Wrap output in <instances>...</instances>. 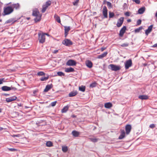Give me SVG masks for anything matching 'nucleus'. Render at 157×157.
Returning <instances> with one entry per match:
<instances>
[{"label": "nucleus", "instance_id": "f257e3e1", "mask_svg": "<svg viewBox=\"0 0 157 157\" xmlns=\"http://www.w3.org/2000/svg\"><path fill=\"white\" fill-rule=\"evenodd\" d=\"M52 4V2L50 1H48L46 2L45 4L42 6V8L41 10L42 13H44L48 8Z\"/></svg>", "mask_w": 157, "mask_h": 157}, {"label": "nucleus", "instance_id": "f03ea898", "mask_svg": "<svg viewBox=\"0 0 157 157\" xmlns=\"http://www.w3.org/2000/svg\"><path fill=\"white\" fill-rule=\"evenodd\" d=\"M13 11V10L11 6H7L4 9V15L9 14Z\"/></svg>", "mask_w": 157, "mask_h": 157}, {"label": "nucleus", "instance_id": "7ed1b4c3", "mask_svg": "<svg viewBox=\"0 0 157 157\" xmlns=\"http://www.w3.org/2000/svg\"><path fill=\"white\" fill-rule=\"evenodd\" d=\"M2 90L4 91H8L12 90L15 91L17 90V88L11 86V87L7 86H4L2 87Z\"/></svg>", "mask_w": 157, "mask_h": 157}, {"label": "nucleus", "instance_id": "20e7f679", "mask_svg": "<svg viewBox=\"0 0 157 157\" xmlns=\"http://www.w3.org/2000/svg\"><path fill=\"white\" fill-rule=\"evenodd\" d=\"M38 35L39 42L41 43H44L45 40V36H44L43 33H39Z\"/></svg>", "mask_w": 157, "mask_h": 157}, {"label": "nucleus", "instance_id": "39448f33", "mask_svg": "<svg viewBox=\"0 0 157 157\" xmlns=\"http://www.w3.org/2000/svg\"><path fill=\"white\" fill-rule=\"evenodd\" d=\"M62 44L67 46H69L73 44L72 42L69 39H65L63 41Z\"/></svg>", "mask_w": 157, "mask_h": 157}, {"label": "nucleus", "instance_id": "423d86ee", "mask_svg": "<svg viewBox=\"0 0 157 157\" xmlns=\"http://www.w3.org/2000/svg\"><path fill=\"white\" fill-rule=\"evenodd\" d=\"M110 67V69L113 71H117L121 69V67L119 66H117L113 64H110L109 66Z\"/></svg>", "mask_w": 157, "mask_h": 157}, {"label": "nucleus", "instance_id": "0eeeda50", "mask_svg": "<svg viewBox=\"0 0 157 157\" xmlns=\"http://www.w3.org/2000/svg\"><path fill=\"white\" fill-rule=\"evenodd\" d=\"M77 63L75 60L73 59H69L66 63V65L68 66H75Z\"/></svg>", "mask_w": 157, "mask_h": 157}, {"label": "nucleus", "instance_id": "6e6552de", "mask_svg": "<svg viewBox=\"0 0 157 157\" xmlns=\"http://www.w3.org/2000/svg\"><path fill=\"white\" fill-rule=\"evenodd\" d=\"M132 61L130 59H129L125 63V68L126 69H127L131 67L132 65Z\"/></svg>", "mask_w": 157, "mask_h": 157}, {"label": "nucleus", "instance_id": "1a4fd4ad", "mask_svg": "<svg viewBox=\"0 0 157 157\" xmlns=\"http://www.w3.org/2000/svg\"><path fill=\"white\" fill-rule=\"evenodd\" d=\"M126 29V27L125 26H124L120 30L119 33V36L121 37L123 36V35L125 32Z\"/></svg>", "mask_w": 157, "mask_h": 157}, {"label": "nucleus", "instance_id": "9d476101", "mask_svg": "<svg viewBox=\"0 0 157 157\" xmlns=\"http://www.w3.org/2000/svg\"><path fill=\"white\" fill-rule=\"evenodd\" d=\"M124 17H121L118 20L117 24V27H119L122 25L124 21Z\"/></svg>", "mask_w": 157, "mask_h": 157}, {"label": "nucleus", "instance_id": "9b49d317", "mask_svg": "<svg viewBox=\"0 0 157 157\" xmlns=\"http://www.w3.org/2000/svg\"><path fill=\"white\" fill-rule=\"evenodd\" d=\"M108 10L106 6H104L103 7L102 13L103 15L105 18H107Z\"/></svg>", "mask_w": 157, "mask_h": 157}, {"label": "nucleus", "instance_id": "f8f14e48", "mask_svg": "<svg viewBox=\"0 0 157 157\" xmlns=\"http://www.w3.org/2000/svg\"><path fill=\"white\" fill-rule=\"evenodd\" d=\"M131 126L130 124H127L125 127L126 133L127 134H128L131 131Z\"/></svg>", "mask_w": 157, "mask_h": 157}, {"label": "nucleus", "instance_id": "ddd939ff", "mask_svg": "<svg viewBox=\"0 0 157 157\" xmlns=\"http://www.w3.org/2000/svg\"><path fill=\"white\" fill-rule=\"evenodd\" d=\"M16 99L17 97L15 96H13L7 98L6 99V101L7 102H9L14 101L16 100Z\"/></svg>", "mask_w": 157, "mask_h": 157}, {"label": "nucleus", "instance_id": "4468645a", "mask_svg": "<svg viewBox=\"0 0 157 157\" xmlns=\"http://www.w3.org/2000/svg\"><path fill=\"white\" fill-rule=\"evenodd\" d=\"M153 26L152 25H150L148 27L147 29L145 30V33L147 36L148 34L152 31Z\"/></svg>", "mask_w": 157, "mask_h": 157}, {"label": "nucleus", "instance_id": "2eb2a0df", "mask_svg": "<svg viewBox=\"0 0 157 157\" xmlns=\"http://www.w3.org/2000/svg\"><path fill=\"white\" fill-rule=\"evenodd\" d=\"M121 134L119 136V139H122L125 137V133L124 130L121 129Z\"/></svg>", "mask_w": 157, "mask_h": 157}, {"label": "nucleus", "instance_id": "dca6fc26", "mask_svg": "<svg viewBox=\"0 0 157 157\" xmlns=\"http://www.w3.org/2000/svg\"><path fill=\"white\" fill-rule=\"evenodd\" d=\"M86 66L89 68H91L93 66V63L92 62L89 60L86 61Z\"/></svg>", "mask_w": 157, "mask_h": 157}, {"label": "nucleus", "instance_id": "f3484780", "mask_svg": "<svg viewBox=\"0 0 157 157\" xmlns=\"http://www.w3.org/2000/svg\"><path fill=\"white\" fill-rule=\"evenodd\" d=\"M74 71H75L74 69L71 67H70L69 68H65V71L67 73L73 72Z\"/></svg>", "mask_w": 157, "mask_h": 157}, {"label": "nucleus", "instance_id": "a211bd4d", "mask_svg": "<svg viewBox=\"0 0 157 157\" xmlns=\"http://www.w3.org/2000/svg\"><path fill=\"white\" fill-rule=\"evenodd\" d=\"M65 35L66 37L68 34V32L70 30L71 28L69 26H64Z\"/></svg>", "mask_w": 157, "mask_h": 157}, {"label": "nucleus", "instance_id": "6ab92c4d", "mask_svg": "<svg viewBox=\"0 0 157 157\" xmlns=\"http://www.w3.org/2000/svg\"><path fill=\"white\" fill-rule=\"evenodd\" d=\"M145 7H142L138 10V13L140 14H143L145 11Z\"/></svg>", "mask_w": 157, "mask_h": 157}, {"label": "nucleus", "instance_id": "aec40b11", "mask_svg": "<svg viewBox=\"0 0 157 157\" xmlns=\"http://www.w3.org/2000/svg\"><path fill=\"white\" fill-rule=\"evenodd\" d=\"M52 85H48L44 90V92H47L52 87Z\"/></svg>", "mask_w": 157, "mask_h": 157}, {"label": "nucleus", "instance_id": "412c9836", "mask_svg": "<svg viewBox=\"0 0 157 157\" xmlns=\"http://www.w3.org/2000/svg\"><path fill=\"white\" fill-rule=\"evenodd\" d=\"M112 106V104L110 102H107L105 104L104 107L107 109H109Z\"/></svg>", "mask_w": 157, "mask_h": 157}, {"label": "nucleus", "instance_id": "4be33fe9", "mask_svg": "<svg viewBox=\"0 0 157 157\" xmlns=\"http://www.w3.org/2000/svg\"><path fill=\"white\" fill-rule=\"evenodd\" d=\"M108 54V52H104L103 54L101 55H98V59H102L105 57Z\"/></svg>", "mask_w": 157, "mask_h": 157}, {"label": "nucleus", "instance_id": "5701e85b", "mask_svg": "<svg viewBox=\"0 0 157 157\" xmlns=\"http://www.w3.org/2000/svg\"><path fill=\"white\" fill-rule=\"evenodd\" d=\"M78 94L76 91H73L70 93L68 94V96L70 97L75 96Z\"/></svg>", "mask_w": 157, "mask_h": 157}, {"label": "nucleus", "instance_id": "b1692460", "mask_svg": "<svg viewBox=\"0 0 157 157\" xmlns=\"http://www.w3.org/2000/svg\"><path fill=\"white\" fill-rule=\"evenodd\" d=\"M11 6L13 10L14 9H15L16 10H17L19 9L20 6L17 3L16 4H13Z\"/></svg>", "mask_w": 157, "mask_h": 157}, {"label": "nucleus", "instance_id": "393cba45", "mask_svg": "<svg viewBox=\"0 0 157 157\" xmlns=\"http://www.w3.org/2000/svg\"><path fill=\"white\" fill-rule=\"evenodd\" d=\"M72 134L73 136L77 137L79 135V132L75 130L72 131Z\"/></svg>", "mask_w": 157, "mask_h": 157}, {"label": "nucleus", "instance_id": "a878e982", "mask_svg": "<svg viewBox=\"0 0 157 157\" xmlns=\"http://www.w3.org/2000/svg\"><path fill=\"white\" fill-rule=\"evenodd\" d=\"M36 18L34 19V20L36 22L39 21L41 19V15L39 14L38 16H36Z\"/></svg>", "mask_w": 157, "mask_h": 157}, {"label": "nucleus", "instance_id": "bb28decb", "mask_svg": "<svg viewBox=\"0 0 157 157\" xmlns=\"http://www.w3.org/2000/svg\"><path fill=\"white\" fill-rule=\"evenodd\" d=\"M69 106L67 105L66 106L64 107V108L62 109L61 112L62 113H64L66 112L68 109Z\"/></svg>", "mask_w": 157, "mask_h": 157}, {"label": "nucleus", "instance_id": "cd10ccee", "mask_svg": "<svg viewBox=\"0 0 157 157\" xmlns=\"http://www.w3.org/2000/svg\"><path fill=\"white\" fill-rule=\"evenodd\" d=\"M139 98L141 99H148V97L147 95H140L139 97Z\"/></svg>", "mask_w": 157, "mask_h": 157}, {"label": "nucleus", "instance_id": "c85d7f7f", "mask_svg": "<svg viewBox=\"0 0 157 157\" xmlns=\"http://www.w3.org/2000/svg\"><path fill=\"white\" fill-rule=\"evenodd\" d=\"M32 14L33 16H38L40 14L39 13V11L38 10H36L33 11Z\"/></svg>", "mask_w": 157, "mask_h": 157}, {"label": "nucleus", "instance_id": "c756f323", "mask_svg": "<svg viewBox=\"0 0 157 157\" xmlns=\"http://www.w3.org/2000/svg\"><path fill=\"white\" fill-rule=\"evenodd\" d=\"M54 17L56 19V20L57 21L58 23H60L61 22L60 17L58 16L56 14H55L54 15Z\"/></svg>", "mask_w": 157, "mask_h": 157}, {"label": "nucleus", "instance_id": "7c9ffc66", "mask_svg": "<svg viewBox=\"0 0 157 157\" xmlns=\"http://www.w3.org/2000/svg\"><path fill=\"white\" fill-rule=\"evenodd\" d=\"M85 86H79V90L82 92H84L85 91Z\"/></svg>", "mask_w": 157, "mask_h": 157}, {"label": "nucleus", "instance_id": "2f4dec72", "mask_svg": "<svg viewBox=\"0 0 157 157\" xmlns=\"http://www.w3.org/2000/svg\"><path fill=\"white\" fill-rule=\"evenodd\" d=\"M46 146L48 147H51L52 146V143L50 141H48L46 142Z\"/></svg>", "mask_w": 157, "mask_h": 157}, {"label": "nucleus", "instance_id": "473e14b6", "mask_svg": "<svg viewBox=\"0 0 157 157\" xmlns=\"http://www.w3.org/2000/svg\"><path fill=\"white\" fill-rule=\"evenodd\" d=\"M48 78H49L48 76L47 77H42L40 78V80L41 81H46V80H47V79H48Z\"/></svg>", "mask_w": 157, "mask_h": 157}, {"label": "nucleus", "instance_id": "72a5a7b5", "mask_svg": "<svg viewBox=\"0 0 157 157\" xmlns=\"http://www.w3.org/2000/svg\"><path fill=\"white\" fill-rule=\"evenodd\" d=\"M57 74L58 76H65V74L62 72H57Z\"/></svg>", "mask_w": 157, "mask_h": 157}, {"label": "nucleus", "instance_id": "f704fd0d", "mask_svg": "<svg viewBox=\"0 0 157 157\" xmlns=\"http://www.w3.org/2000/svg\"><path fill=\"white\" fill-rule=\"evenodd\" d=\"M129 45V44L127 43H124L120 45V46L122 47H127Z\"/></svg>", "mask_w": 157, "mask_h": 157}, {"label": "nucleus", "instance_id": "c9c22d12", "mask_svg": "<svg viewBox=\"0 0 157 157\" xmlns=\"http://www.w3.org/2000/svg\"><path fill=\"white\" fill-rule=\"evenodd\" d=\"M68 150L67 147V146L63 147H62V150L64 152H66Z\"/></svg>", "mask_w": 157, "mask_h": 157}, {"label": "nucleus", "instance_id": "e433bc0d", "mask_svg": "<svg viewBox=\"0 0 157 157\" xmlns=\"http://www.w3.org/2000/svg\"><path fill=\"white\" fill-rule=\"evenodd\" d=\"M89 139L91 141H92L94 142H97L98 141V139L97 138H89Z\"/></svg>", "mask_w": 157, "mask_h": 157}, {"label": "nucleus", "instance_id": "4c0bfd02", "mask_svg": "<svg viewBox=\"0 0 157 157\" xmlns=\"http://www.w3.org/2000/svg\"><path fill=\"white\" fill-rule=\"evenodd\" d=\"M38 76H43L45 75V73L43 71H40L37 73Z\"/></svg>", "mask_w": 157, "mask_h": 157}, {"label": "nucleus", "instance_id": "58836bf2", "mask_svg": "<svg viewBox=\"0 0 157 157\" xmlns=\"http://www.w3.org/2000/svg\"><path fill=\"white\" fill-rule=\"evenodd\" d=\"M114 15V14L113 12H109V17L110 18L113 17Z\"/></svg>", "mask_w": 157, "mask_h": 157}, {"label": "nucleus", "instance_id": "ea45409f", "mask_svg": "<svg viewBox=\"0 0 157 157\" xmlns=\"http://www.w3.org/2000/svg\"><path fill=\"white\" fill-rule=\"evenodd\" d=\"M96 82H94L91 84L90 85V86L91 87H94L96 86Z\"/></svg>", "mask_w": 157, "mask_h": 157}, {"label": "nucleus", "instance_id": "a19ab883", "mask_svg": "<svg viewBox=\"0 0 157 157\" xmlns=\"http://www.w3.org/2000/svg\"><path fill=\"white\" fill-rule=\"evenodd\" d=\"M79 0H76L75 1L73 2V4L74 6H76L77 5L78 2Z\"/></svg>", "mask_w": 157, "mask_h": 157}, {"label": "nucleus", "instance_id": "79ce46f5", "mask_svg": "<svg viewBox=\"0 0 157 157\" xmlns=\"http://www.w3.org/2000/svg\"><path fill=\"white\" fill-rule=\"evenodd\" d=\"M56 101L53 102L51 103V105L52 107L56 105Z\"/></svg>", "mask_w": 157, "mask_h": 157}, {"label": "nucleus", "instance_id": "37998d69", "mask_svg": "<svg viewBox=\"0 0 157 157\" xmlns=\"http://www.w3.org/2000/svg\"><path fill=\"white\" fill-rule=\"evenodd\" d=\"M123 9L125 10L128 8V6L126 3H124L123 6Z\"/></svg>", "mask_w": 157, "mask_h": 157}, {"label": "nucleus", "instance_id": "c03bdc74", "mask_svg": "<svg viewBox=\"0 0 157 157\" xmlns=\"http://www.w3.org/2000/svg\"><path fill=\"white\" fill-rule=\"evenodd\" d=\"M130 13L129 12H126L124 13V15L126 16H129L130 15Z\"/></svg>", "mask_w": 157, "mask_h": 157}, {"label": "nucleus", "instance_id": "a18cd8bd", "mask_svg": "<svg viewBox=\"0 0 157 157\" xmlns=\"http://www.w3.org/2000/svg\"><path fill=\"white\" fill-rule=\"evenodd\" d=\"M4 78H0V85L3 83V82H4Z\"/></svg>", "mask_w": 157, "mask_h": 157}, {"label": "nucleus", "instance_id": "49530a36", "mask_svg": "<svg viewBox=\"0 0 157 157\" xmlns=\"http://www.w3.org/2000/svg\"><path fill=\"white\" fill-rule=\"evenodd\" d=\"M107 5L108 6H109V7H112V5H111V3L109 2H107Z\"/></svg>", "mask_w": 157, "mask_h": 157}, {"label": "nucleus", "instance_id": "de8ad7c7", "mask_svg": "<svg viewBox=\"0 0 157 157\" xmlns=\"http://www.w3.org/2000/svg\"><path fill=\"white\" fill-rule=\"evenodd\" d=\"M150 128H153L155 127V125L154 124H151L149 126Z\"/></svg>", "mask_w": 157, "mask_h": 157}, {"label": "nucleus", "instance_id": "09e8293b", "mask_svg": "<svg viewBox=\"0 0 157 157\" xmlns=\"http://www.w3.org/2000/svg\"><path fill=\"white\" fill-rule=\"evenodd\" d=\"M11 136L13 137H19L21 136V135L20 134H17V135H14H14H12Z\"/></svg>", "mask_w": 157, "mask_h": 157}, {"label": "nucleus", "instance_id": "8fccbe9b", "mask_svg": "<svg viewBox=\"0 0 157 157\" xmlns=\"http://www.w3.org/2000/svg\"><path fill=\"white\" fill-rule=\"evenodd\" d=\"M106 47H102L101 48V51L102 52L105 49H106Z\"/></svg>", "mask_w": 157, "mask_h": 157}, {"label": "nucleus", "instance_id": "3c124183", "mask_svg": "<svg viewBox=\"0 0 157 157\" xmlns=\"http://www.w3.org/2000/svg\"><path fill=\"white\" fill-rule=\"evenodd\" d=\"M9 150L10 151H14L16 150L14 148H9Z\"/></svg>", "mask_w": 157, "mask_h": 157}, {"label": "nucleus", "instance_id": "603ef678", "mask_svg": "<svg viewBox=\"0 0 157 157\" xmlns=\"http://www.w3.org/2000/svg\"><path fill=\"white\" fill-rule=\"evenodd\" d=\"M141 23V20H138V25H140Z\"/></svg>", "mask_w": 157, "mask_h": 157}, {"label": "nucleus", "instance_id": "864d4df0", "mask_svg": "<svg viewBox=\"0 0 157 157\" xmlns=\"http://www.w3.org/2000/svg\"><path fill=\"white\" fill-rule=\"evenodd\" d=\"M58 50H56L53 51V53L54 54H56L58 52Z\"/></svg>", "mask_w": 157, "mask_h": 157}, {"label": "nucleus", "instance_id": "5fc2aeb1", "mask_svg": "<svg viewBox=\"0 0 157 157\" xmlns=\"http://www.w3.org/2000/svg\"><path fill=\"white\" fill-rule=\"evenodd\" d=\"M152 47H157V43L155 44H154V45H153L152 46Z\"/></svg>", "mask_w": 157, "mask_h": 157}, {"label": "nucleus", "instance_id": "6e6d98bb", "mask_svg": "<svg viewBox=\"0 0 157 157\" xmlns=\"http://www.w3.org/2000/svg\"><path fill=\"white\" fill-rule=\"evenodd\" d=\"M143 29L142 27H140L138 28V31L141 30Z\"/></svg>", "mask_w": 157, "mask_h": 157}, {"label": "nucleus", "instance_id": "4d7b16f0", "mask_svg": "<svg viewBox=\"0 0 157 157\" xmlns=\"http://www.w3.org/2000/svg\"><path fill=\"white\" fill-rule=\"evenodd\" d=\"M43 34H44V36H45V35H47L48 36H49V35L48 33H43Z\"/></svg>", "mask_w": 157, "mask_h": 157}, {"label": "nucleus", "instance_id": "13d9d810", "mask_svg": "<svg viewBox=\"0 0 157 157\" xmlns=\"http://www.w3.org/2000/svg\"><path fill=\"white\" fill-rule=\"evenodd\" d=\"M37 92V91H36V90H34L33 91V94H35Z\"/></svg>", "mask_w": 157, "mask_h": 157}, {"label": "nucleus", "instance_id": "bf43d9fd", "mask_svg": "<svg viewBox=\"0 0 157 157\" xmlns=\"http://www.w3.org/2000/svg\"><path fill=\"white\" fill-rule=\"evenodd\" d=\"M132 1L135 2L136 3H137V0H132Z\"/></svg>", "mask_w": 157, "mask_h": 157}, {"label": "nucleus", "instance_id": "052dcab7", "mask_svg": "<svg viewBox=\"0 0 157 157\" xmlns=\"http://www.w3.org/2000/svg\"><path fill=\"white\" fill-rule=\"evenodd\" d=\"M127 21L128 22H130L131 21V20L130 19H128L127 20Z\"/></svg>", "mask_w": 157, "mask_h": 157}, {"label": "nucleus", "instance_id": "680f3d73", "mask_svg": "<svg viewBox=\"0 0 157 157\" xmlns=\"http://www.w3.org/2000/svg\"><path fill=\"white\" fill-rule=\"evenodd\" d=\"M135 31L136 32H137V29H135Z\"/></svg>", "mask_w": 157, "mask_h": 157}, {"label": "nucleus", "instance_id": "e2e57ef3", "mask_svg": "<svg viewBox=\"0 0 157 157\" xmlns=\"http://www.w3.org/2000/svg\"><path fill=\"white\" fill-rule=\"evenodd\" d=\"M155 16L156 17H157V12L155 14Z\"/></svg>", "mask_w": 157, "mask_h": 157}, {"label": "nucleus", "instance_id": "0e129e2a", "mask_svg": "<svg viewBox=\"0 0 157 157\" xmlns=\"http://www.w3.org/2000/svg\"><path fill=\"white\" fill-rule=\"evenodd\" d=\"M140 1L139 0H138V4L140 3Z\"/></svg>", "mask_w": 157, "mask_h": 157}, {"label": "nucleus", "instance_id": "69168bd1", "mask_svg": "<svg viewBox=\"0 0 157 157\" xmlns=\"http://www.w3.org/2000/svg\"><path fill=\"white\" fill-rule=\"evenodd\" d=\"M30 19V17H28V18H27V20H29Z\"/></svg>", "mask_w": 157, "mask_h": 157}, {"label": "nucleus", "instance_id": "338daca9", "mask_svg": "<svg viewBox=\"0 0 157 157\" xmlns=\"http://www.w3.org/2000/svg\"><path fill=\"white\" fill-rule=\"evenodd\" d=\"M2 112V109L0 108V113Z\"/></svg>", "mask_w": 157, "mask_h": 157}]
</instances>
